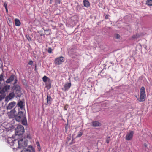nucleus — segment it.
<instances>
[{
  "label": "nucleus",
  "instance_id": "nucleus-8",
  "mask_svg": "<svg viewBox=\"0 0 152 152\" xmlns=\"http://www.w3.org/2000/svg\"><path fill=\"white\" fill-rule=\"evenodd\" d=\"M16 140H15L13 138L9 137L7 139V142L10 144L11 146H13L15 143V142Z\"/></svg>",
  "mask_w": 152,
  "mask_h": 152
},
{
  "label": "nucleus",
  "instance_id": "nucleus-15",
  "mask_svg": "<svg viewBox=\"0 0 152 152\" xmlns=\"http://www.w3.org/2000/svg\"><path fill=\"white\" fill-rule=\"evenodd\" d=\"M17 105L18 107H20V108L21 110H22L24 107L25 104L22 101H20L18 102L17 104Z\"/></svg>",
  "mask_w": 152,
  "mask_h": 152
},
{
  "label": "nucleus",
  "instance_id": "nucleus-34",
  "mask_svg": "<svg viewBox=\"0 0 152 152\" xmlns=\"http://www.w3.org/2000/svg\"><path fill=\"white\" fill-rule=\"evenodd\" d=\"M33 63V62L32 61H30L29 62L28 64L30 65H31Z\"/></svg>",
  "mask_w": 152,
  "mask_h": 152
},
{
  "label": "nucleus",
  "instance_id": "nucleus-24",
  "mask_svg": "<svg viewBox=\"0 0 152 152\" xmlns=\"http://www.w3.org/2000/svg\"><path fill=\"white\" fill-rule=\"evenodd\" d=\"M146 4L148 6H152V0H147L146 1Z\"/></svg>",
  "mask_w": 152,
  "mask_h": 152
},
{
  "label": "nucleus",
  "instance_id": "nucleus-12",
  "mask_svg": "<svg viewBox=\"0 0 152 152\" xmlns=\"http://www.w3.org/2000/svg\"><path fill=\"white\" fill-rule=\"evenodd\" d=\"M15 94L14 92H12L10 93L6 98V101H9L11 99L15 96Z\"/></svg>",
  "mask_w": 152,
  "mask_h": 152
},
{
  "label": "nucleus",
  "instance_id": "nucleus-31",
  "mask_svg": "<svg viewBox=\"0 0 152 152\" xmlns=\"http://www.w3.org/2000/svg\"><path fill=\"white\" fill-rule=\"evenodd\" d=\"M68 107V104H66L64 106V109L65 110H66Z\"/></svg>",
  "mask_w": 152,
  "mask_h": 152
},
{
  "label": "nucleus",
  "instance_id": "nucleus-33",
  "mask_svg": "<svg viewBox=\"0 0 152 152\" xmlns=\"http://www.w3.org/2000/svg\"><path fill=\"white\" fill-rule=\"evenodd\" d=\"M115 37L117 39H119L120 37V36L118 34H117L115 36Z\"/></svg>",
  "mask_w": 152,
  "mask_h": 152
},
{
  "label": "nucleus",
  "instance_id": "nucleus-35",
  "mask_svg": "<svg viewBox=\"0 0 152 152\" xmlns=\"http://www.w3.org/2000/svg\"><path fill=\"white\" fill-rule=\"evenodd\" d=\"M27 39L29 41H30L31 40V38L29 36H28V37L27 36Z\"/></svg>",
  "mask_w": 152,
  "mask_h": 152
},
{
  "label": "nucleus",
  "instance_id": "nucleus-45",
  "mask_svg": "<svg viewBox=\"0 0 152 152\" xmlns=\"http://www.w3.org/2000/svg\"><path fill=\"white\" fill-rule=\"evenodd\" d=\"M52 0H50V1H51Z\"/></svg>",
  "mask_w": 152,
  "mask_h": 152
},
{
  "label": "nucleus",
  "instance_id": "nucleus-1",
  "mask_svg": "<svg viewBox=\"0 0 152 152\" xmlns=\"http://www.w3.org/2000/svg\"><path fill=\"white\" fill-rule=\"evenodd\" d=\"M15 118L17 121H21L23 125H26L27 124L26 118L23 112H19L15 116Z\"/></svg>",
  "mask_w": 152,
  "mask_h": 152
},
{
  "label": "nucleus",
  "instance_id": "nucleus-17",
  "mask_svg": "<svg viewBox=\"0 0 152 152\" xmlns=\"http://www.w3.org/2000/svg\"><path fill=\"white\" fill-rule=\"evenodd\" d=\"M83 2L85 7H88L90 6V3L88 0H84Z\"/></svg>",
  "mask_w": 152,
  "mask_h": 152
},
{
  "label": "nucleus",
  "instance_id": "nucleus-32",
  "mask_svg": "<svg viewBox=\"0 0 152 152\" xmlns=\"http://www.w3.org/2000/svg\"><path fill=\"white\" fill-rule=\"evenodd\" d=\"M110 137H108L107 138L106 140V142L107 143H108L110 141Z\"/></svg>",
  "mask_w": 152,
  "mask_h": 152
},
{
  "label": "nucleus",
  "instance_id": "nucleus-38",
  "mask_svg": "<svg viewBox=\"0 0 152 152\" xmlns=\"http://www.w3.org/2000/svg\"><path fill=\"white\" fill-rule=\"evenodd\" d=\"M15 82L14 83H13V84H14V85L16 83H17V79H15Z\"/></svg>",
  "mask_w": 152,
  "mask_h": 152
},
{
  "label": "nucleus",
  "instance_id": "nucleus-20",
  "mask_svg": "<svg viewBox=\"0 0 152 152\" xmlns=\"http://www.w3.org/2000/svg\"><path fill=\"white\" fill-rule=\"evenodd\" d=\"M8 115L10 118H12L15 117V114L12 111L8 113Z\"/></svg>",
  "mask_w": 152,
  "mask_h": 152
},
{
  "label": "nucleus",
  "instance_id": "nucleus-36",
  "mask_svg": "<svg viewBox=\"0 0 152 152\" xmlns=\"http://www.w3.org/2000/svg\"><path fill=\"white\" fill-rule=\"evenodd\" d=\"M108 15H106V16H105V19H108Z\"/></svg>",
  "mask_w": 152,
  "mask_h": 152
},
{
  "label": "nucleus",
  "instance_id": "nucleus-3",
  "mask_svg": "<svg viewBox=\"0 0 152 152\" xmlns=\"http://www.w3.org/2000/svg\"><path fill=\"white\" fill-rule=\"evenodd\" d=\"M145 88L142 86L140 89V98H137V100L140 102L144 101L145 100Z\"/></svg>",
  "mask_w": 152,
  "mask_h": 152
},
{
  "label": "nucleus",
  "instance_id": "nucleus-30",
  "mask_svg": "<svg viewBox=\"0 0 152 152\" xmlns=\"http://www.w3.org/2000/svg\"><path fill=\"white\" fill-rule=\"evenodd\" d=\"M48 52L49 53H52V49L51 48H49L47 50Z\"/></svg>",
  "mask_w": 152,
  "mask_h": 152
},
{
  "label": "nucleus",
  "instance_id": "nucleus-11",
  "mask_svg": "<svg viewBox=\"0 0 152 152\" xmlns=\"http://www.w3.org/2000/svg\"><path fill=\"white\" fill-rule=\"evenodd\" d=\"M16 102L13 101L9 103L7 106V110H11L15 105Z\"/></svg>",
  "mask_w": 152,
  "mask_h": 152
},
{
  "label": "nucleus",
  "instance_id": "nucleus-27",
  "mask_svg": "<svg viewBox=\"0 0 152 152\" xmlns=\"http://www.w3.org/2000/svg\"><path fill=\"white\" fill-rule=\"evenodd\" d=\"M83 131L82 130L80 131L78 133L77 137H80L83 134Z\"/></svg>",
  "mask_w": 152,
  "mask_h": 152
},
{
  "label": "nucleus",
  "instance_id": "nucleus-44",
  "mask_svg": "<svg viewBox=\"0 0 152 152\" xmlns=\"http://www.w3.org/2000/svg\"><path fill=\"white\" fill-rule=\"evenodd\" d=\"M88 152H90L89 151H88Z\"/></svg>",
  "mask_w": 152,
  "mask_h": 152
},
{
  "label": "nucleus",
  "instance_id": "nucleus-28",
  "mask_svg": "<svg viewBox=\"0 0 152 152\" xmlns=\"http://www.w3.org/2000/svg\"><path fill=\"white\" fill-rule=\"evenodd\" d=\"M6 94H1L0 95V101L3 99L5 97Z\"/></svg>",
  "mask_w": 152,
  "mask_h": 152
},
{
  "label": "nucleus",
  "instance_id": "nucleus-4",
  "mask_svg": "<svg viewBox=\"0 0 152 152\" xmlns=\"http://www.w3.org/2000/svg\"><path fill=\"white\" fill-rule=\"evenodd\" d=\"M24 132V129L23 126L18 125L15 129V133L16 135H20L23 134Z\"/></svg>",
  "mask_w": 152,
  "mask_h": 152
},
{
  "label": "nucleus",
  "instance_id": "nucleus-29",
  "mask_svg": "<svg viewBox=\"0 0 152 152\" xmlns=\"http://www.w3.org/2000/svg\"><path fill=\"white\" fill-rule=\"evenodd\" d=\"M36 144L37 145V148L39 151H40L41 149V147L39 143V142H36Z\"/></svg>",
  "mask_w": 152,
  "mask_h": 152
},
{
  "label": "nucleus",
  "instance_id": "nucleus-9",
  "mask_svg": "<svg viewBox=\"0 0 152 152\" xmlns=\"http://www.w3.org/2000/svg\"><path fill=\"white\" fill-rule=\"evenodd\" d=\"M21 152H35V150L31 146H29L28 149H24Z\"/></svg>",
  "mask_w": 152,
  "mask_h": 152
},
{
  "label": "nucleus",
  "instance_id": "nucleus-25",
  "mask_svg": "<svg viewBox=\"0 0 152 152\" xmlns=\"http://www.w3.org/2000/svg\"><path fill=\"white\" fill-rule=\"evenodd\" d=\"M4 76V73L3 72L1 73L0 75V81L1 82L2 81L4 80L3 77Z\"/></svg>",
  "mask_w": 152,
  "mask_h": 152
},
{
  "label": "nucleus",
  "instance_id": "nucleus-21",
  "mask_svg": "<svg viewBox=\"0 0 152 152\" xmlns=\"http://www.w3.org/2000/svg\"><path fill=\"white\" fill-rule=\"evenodd\" d=\"M42 80L44 82H46L47 81H50V79L48 78L46 76H44L42 78Z\"/></svg>",
  "mask_w": 152,
  "mask_h": 152
},
{
  "label": "nucleus",
  "instance_id": "nucleus-23",
  "mask_svg": "<svg viewBox=\"0 0 152 152\" xmlns=\"http://www.w3.org/2000/svg\"><path fill=\"white\" fill-rule=\"evenodd\" d=\"M15 94L16 95V97H20L21 96V93L20 91V90L18 91H16L15 93Z\"/></svg>",
  "mask_w": 152,
  "mask_h": 152
},
{
  "label": "nucleus",
  "instance_id": "nucleus-14",
  "mask_svg": "<svg viewBox=\"0 0 152 152\" xmlns=\"http://www.w3.org/2000/svg\"><path fill=\"white\" fill-rule=\"evenodd\" d=\"M53 99L51 98L50 96V95L48 94L47 97V102L48 104H50L51 103V102L52 101Z\"/></svg>",
  "mask_w": 152,
  "mask_h": 152
},
{
  "label": "nucleus",
  "instance_id": "nucleus-26",
  "mask_svg": "<svg viewBox=\"0 0 152 152\" xmlns=\"http://www.w3.org/2000/svg\"><path fill=\"white\" fill-rule=\"evenodd\" d=\"M140 36V35L139 34H137L135 35H134L132 37V38L134 39H137L139 38Z\"/></svg>",
  "mask_w": 152,
  "mask_h": 152
},
{
  "label": "nucleus",
  "instance_id": "nucleus-10",
  "mask_svg": "<svg viewBox=\"0 0 152 152\" xmlns=\"http://www.w3.org/2000/svg\"><path fill=\"white\" fill-rule=\"evenodd\" d=\"M133 133L134 132L133 131H131L127 133L126 137V139L127 140H130L132 138Z\"/></svg>",
  "mask_w": 152,
  "mask_h": 152
},
{
  "label": "nucleus",
  "instance_id": "nucleus-41",
  "mask_svg": "<svg viewBox=\"0 0 152 152\" xmlns=\"http://www.w3.org/2000/svg\"><path fill=\"white\" fill-rule=\"evenodd\" d=\"M112 62H112L111 64H113V65H114L113 63H112Z\"/></svg>",
  "mask_w": 152,
  "mask_h": 152
},
{
  "label": "nucleus",
  "instance_id": "nucleus-22",
  "mask_svg": "<svg viewBox=\"0 0 152 152\" xmlns=\"http://www.w3.org/2000/svg\"><path fill=\"white\" fill-rule=\"evenodd\" d=\"M13 89L14 90H15L16 91L20 90V86H18L17 85H15V86H14L13 87Z\"/></svg>",
  "mask_w": 152,
  "mask_h": 152
},
{
  "label": "nucleus",
  "instance_id": "nucleus-6",
  "mask_svg": "<svg viewBox=\"0 0 152 152\" xmlns=\"http://www.w3.org/2000/svg\"><path fill=\"white\" fill-rule=\"evenodd\" d=\"M64 61V58L62 56L58 57L55 59L54 62L57 65H60Z\"/></svg>",
  "mask_w": 152,
  "mask_h": 152
},
{
  "label": "nucleus",
  "instance_id": "nucleus-42",
  "mask_svg": "<svg viewBox=\"0 0 152 152\" xmlns=\"http://www.w3.org/2000/svg\"><path fill=\"white\" fill-rule=\"evenodd\" d=\"M28 136H28V135H27V137H28Z\"/></svg>",
  "mask_w": 152,
  "mask_h": 152
},
{
  "label": "nucleus",
  "instance_id": "nucleus-43",
  "mask_svg": "<svg viewBox=\"0 0 152 152\" xmlns=\"http://www.w3.org/2000/svg\"><path fill=\"white\" fill-rule=\"evenodd\" d=\"M36 66L35 65V68L36 69Z\"/></svg>",
  "mask_w": 152,
  "mask_h": 152
},
{
  "label": "nucleus",
  "instance_id": "nucleus-16",
  "mask_svg": "<svg viewBox=\"0 0 152 152\" xmlns=\"http://www.w3.org/2000/svg\"><path fill=\"white\" fill-rule=\"evenodd\" d=\"M92 124L93 126L94 127L99 126L101 125V124L98 121H93Z\"/></svg>",
  "mask_w": 152,
  "mask_h": 152
},
{
  "label": "nucleus",
  "instance_id": "nucleus-13",
  "mask_svg": "<svg viewBox=\"0 0 152 152\" xmlns=\"http://www.w3.org/2000/svg\"><path fill=\"white\" fill-rule=\"evenodd\" d=\"M15 76L14 75H11L10 77L7 79L6 82L7 83H10L12 81L15 79Z\"/></svg>",
  "mask_w": 152,
  "mask_h": 152
},
{
  "label": "nucleus",
  "instance_id": "nucleus-2",
  "mask_svg": "<svg viewBox=\"0 0 152 152\" xmlns=\"http://www.w3.org/2000/svg\"><path fill=\"white\" fill-rule=\"evenodd\" d=\"M18 148L26 147L27 145V140L25 137H22L18 140Z\"/></svg>",
  "mask_w": 152,
  "mask_h": 152
},
{
  "label": "nucleus",
  "instance_id": "nucleus-5",
  "mask_svg": "<svg viewBox=\"0 0 152 152\" xmlns=\"http://www.w3.org/2000/svg\"><path fill=\"white\" fill-rule=\"evenodd\" d=\"M10 86L7 84L4 85V86L2 88H0V94H5V93L7 92L10 90Z\"/></svg>",
  "mask_w": 152,
  "mask_h": 152
},
{
  "label": "nucleus",
  "instance_id": "nucleus-39",
  "mask_svg": "<svg viewBox=\"0 0 152 152\" xmlns=\"http://www.w3.org/2000/svg\"><path fill=\"white\" fill-rule=\"evenodd\" d=\"M44 35L45 34H41L40 36H44Z\"/></svg>",
  "mask_w": 152,
  "mask_h": 152
},
{
  "label": "nucleus",
  "instance_id": "nucleus-7",
  "mask_svg": "<svg viewBox=\"0 0 152 152\" xmlns=\"http://www.w3.org/2000/svg\"><path fill=\"white\" fill-rule=\"evenodd\" d=\"M71 86V84L70 83H66L64 86L63 88H62V90L64 91H66L68 90Z\"/></svg>",
  "mask_w": 152,
  "mask_h": 152
},
{
  "label": "nucleus",
  "instance_id": "nucleus-40",
  "mask_svg": "<svg viewBox=\"0 0 152 152\" xmlns=\"http://www.w3.org/2000/svg\"><path fill=\"white\" fill-rule=\"evenodd\" d=\"M7 12H8V10L7 8V9H6Z\"/></svg>",
  "mask_w": 152,
  "mask_h": 152
},
{
  "label": "nucleus",
  "instance_id": "nucleus-19",
  "mask_svg": "<svg viewBox=\"0 0 152 152\" xmlns=\"http://www.w3.org/2000/svg\"><path fill=\"white\" fill-rule=\"evenodd\" d=\"M45 32V34L47 36H48L51 33V30L49 29L46 30L44 29Z\"/></svg>",
  "mask_w": 152,
  "mask_h": 152
},
{
  "label": "nucleus",
  "instance_id": "nucleus-18",
  "mask_svg": "<svg viewBox=\"0 0 152 152\" xmlns=\"http://www.w3.org/2000/svg\"><path fill=\"white\" fill-rule=\"evenodd\" d=\"M15 26H19L21 24L20 20L17 18H16L15 19Z\"/></svg>",
  "mask_w": 152,
  "mask_h": 152
},
{
  "label": "nucleus",
  "instance_id": "nucleus-37",
  "mask_svg": "<svg viewBox=\"0 0 152 152\" xmlns=\"http://www.w3.org/2000/svg\"><path fill=\"white\" fill-rule=\"evenodd\" d=\"M4 6L5 7V9H7V5L6 4L4 3Z\"/></svg>",
  "mask_w": 152,
  "mask_h": 152
}]
</instances>
